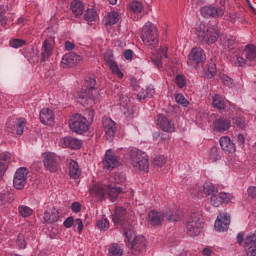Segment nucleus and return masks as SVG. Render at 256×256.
Masks as SVG:
<instances>
[{
  "instance_id": "5",
  "label": "nucleus",
  "mask_w": 256,
  "mask_h": 256,
  "mask_svg": "<svg viewBox=\"0 0 256 256\" xmlns=\"http://www.w3.org/2000/svg\"><path fill=\"white\" fill-rule=\"evenodd\" d=\"M196 35L201 43H207L208 45L217 43V39H219V32L215 28H208L205 24L196 27Z\"/></svg>"
},
{
  "instance_id": "36",
  "label": "nucleus",
  "mask_w": 256,
  "mask_h": 256,
  "mask_svg": "<svg viewBox=\"0 0 256 256\" xmlns=\"http://www.w3.org/2000/svg\"><path fill=\"white\" fill-rule=\"evenodd\" d=\"M69 175L72 179H79L81 176V170L77 161L70 160L69 162Z\"/></svg>"
},
{
  "instance_id": "56",
  "label": "nucleus",
  "mask_w": 256,
  "mask_h": 256,
  "mask_svg": "<svg viewBox=\"0 0 256 256\" xmlns=\"http://www.w3.org/2000/svg\"><path fill=\"white\" fill-rule=\"evenodd\" d=\"M74 223H75V219L73 217H68L64 221V227H66V229H71V227H73Z\"/></svg>"
},
{
  "instance_id": "42",
  "label": "nucleus",
  "mask_w": 256,
  "mask_h": 256,
  "mask_svg": "<svg viewBox=\"0 0 256 256\" xmlns=\"http://www.w3.org/2000/svg\"><path fill=\"white\" fill-rule=\"evenodd\" d=\"M108 256H123V250L119 244L114 243L108 249Z\"/></svg>"
},
{
  "instance_id": "9",
  "label": "nucleus",
  "mask_w": 256,
  "mask_h": 256,
  "mask_svg": "<svg viewBox=\"0 0 256 256\" xmlns=\"http://www.w3.org/2000/svg\"><path fill=\"white\" fill-rule=\"evenodd\" d=\"M132 237L133 232L131 236H129V238H125V243H127V247L131 249L133 255H139V253H143V251H145V248L147 247L145 236H136L133 238V241H131Z\"/></svg>"
},
{
  "instance_id": "26",
  "label": "nucleus",
  "mask_w": 256,
  "mask_h": 256,
  "mask_svg": "<svg viewBox=\"0 0 256 256\" xmlns=\"http://www.w3.org/2000/svg\"><path fill=\"white\" fill-rule=\"evenodd\" d=\"M220 146L224 153H235L237 149L235 142L229 136H222L220 138Z\"/></svg>"
},
{
  "instance_id": "29",
  "label": "nucleus",
  "mask_w": 256,
  "mask_h": 256,
  "mask_svg": "<svg viewBox=\"0 0 256 256\" xmlns=\"http://www.w3.org/2000/svg\"><path fill=\"white\" fill-rule=\"evenodd\" d=\"M194 195H197V197H203V195H215L216 193H219V189L215 187L213 184H205L203 186V190H194Z\"/></svg>"
},
{
  "instance_id": "32",
  "label": "nucleus",
  "mask_w": 256,
  "mask_h": 256,
  "mask_svg": "<svg viewBox=\"0 0 256 256\" xmlns=\"http://www.w3.org/2000/svg\"><path fill=\"white\" fill-rule=\"evenodd\" d=\"M89 191L93 197H96L97 201H103L107 195V191L99 185H93Z\"/></svg>"
},
{
  "instance_id": "30",
  "label": "nucleus",
  "mask_w": 256,
  "mask_h": 256,
  "mask_svg": "<svg viewBox=\"0 0 256 256\" xmlns=\"http://www.w3.org/2000/svg\"><path fill=\"white\" fill-rule=\"evenodd\" d=\"M203 71L205 79H213V77L217 75V65L215 64L213 59H210V61H208Z\"/></svg>"
},
{
  "instance_id": "60",
  "label": "nucleus",
  "mask_w": 256,
  "mask_h": 256,
  "mask_svg": "<svg viewBox=\"0 0 256 256\" xmlns=\"http://www.w3.org/2000/svg\"><path fill=\"white\" fill-rule=\"evenodd\" d=\"M75 226L78 229V233H81L83 231V220H81V218H77L75 220Z\"/></svg>"
},
{
  "instance_id": "17",
  "label": "nucleus",
  "mask_w": 256,
  "mask_h": 256,
  "mask_svg": "<svg viewBox=\"0 0 256 256\" xmlns=\"http://www.w3.org/2000/svg\"><path fill=\"white\" fill-rule=\"evenodd\" d=\"M207 56L205 55V50L201 47H196L191 50V53L189 55V61L192 65H199L201 63H204L206 61Z\"/></svg>"
},
{
  "instance_id": "11",
  "label": "nucleus",
  "mask_w": 256,
  "mask_h": 256,
  "mask_svg": "<svg viewBox=\"0 0 256 256\" xmlns=\"http://www.w3.org/2000/svg\"><path fill=\"white\" fill-rule=\"evenodd\" d=\"M44 167L50 171V173H57L59 169V163L57 162V156L55 153L45 152L42 154Z\"/></svg>"
},
{
  "instance_id": "23",
  "label": "nucleus",
  "mask_w": 256,
  "mask_h": 256,
  "mask_svg": "<svg viewBox=\"0 0 256 256\" xmlns=\"http://www.w3.org/2000/svg\"><path fill=\"white\" fill-rule=\"evenodd\" d=\"M60 145L68 149H81L83 143L77 138L66 136L60 140Z\"/></svg>"
},
{
  "instance_id": "43",
  "label": "nucleus",
  "mask_w": 256,
  "mask_h": 256,
  "mask_svg": "<svg viewBox=\"0 0 256 256\" xmlns=\"http://www.w3.org/2000/svg\"><path fill=\"white\" fill-rule=\"evenodd\" d=\"M117 23H119V13L116 11L108 13L105 25H115Z\"/></svg>"
},
{
  "instance_id": "3",
  "label": "nucleus",
  "mask_w": 256,
  "mask_h": 256,
  "mask_svg": "<svg viewBox=\"0 0 256 256\" xmlns=\"http://www.w3.org/2000/svg\"><path fill=\"white\" fill-rule=\"evenodd\" d=\"M112 221L114 225H120L124 237H127L129 241V237L133 235V225L127 220V210L123 207H116L115 212L112 215Z\"/></svg>"
},
{
  "instance_id": "24",
  "label": "nucleus",
  "mask_w": 256,
  "mask_h": 256,
  "mask_svg": "<svg viewBox=\"0 0 256 256\" xmlns=\"http://www.w3.org/2000/svg\"><path fill=\"white\" fill-rule=\"evenodd\" d=\"M26 125L27 120L25 118H19L16 122V126L11 125V123H7L8 133L23 135V131H25Z\"/></svg>"
},
{
  "instance_id": "55",
  "label": "nucleus",
  "mask_w": 256,
  "mask_h": 256,
  "mask_svg": "<svg viewBox=\"0 0 256 256\" xmlns=\"http://www.w3.org/2000/svg\"><path fill=\"white\" fill-rule=\"evenodd\" d=\"M133 50L127 49L123 52V57L126 59V61H133Z\"/></svg>"
},
{
  "instance_id": "63",
  "label": "nucleus",
  "mask_w": 256,
  "mask_h": 256,
  "mask_svg": "<svg viewBox=\"0 0 256 256\" xmlns=\"http://www.w3.org/2000/svg\"><path fill=\"white\" fill-rule=\"evenodd\" d=\"M0 23L3 27L7 25V17H5V12H0Z\"/></svg>"
},
{
  "instance_id": "22",
  "label": "nucleus",
  "mask_w": 256,
  "mask_h": 256,
  "mask_svg": "<svg viewBox=\"0 0 256 256\" xmlns=\"http://www.w3.org/2000/svg\"><path fill=\"white\" fill-rule=\"evenodd\" d=\"M103 165L105 169H115V167H119V160L117 159V156H115V153L111 150H107L105 154V158L103 160Z\"/></svg>"
},
{
  "instance_id": "12",
  "label": "nucleus",
  "mask_w": 256,
  "mask_h": 256,
  "mask_svg": "<svg viewBox=\"0 0 256 256\" xmlns=\"http://www.w3.org/2000/svg\"><path fill=\"white\" fill-rule=\"evenodd\" d=\"M27 175H29V170H27V168L20 167L17 169L13 179L15 189H24L25 183H27Z\"/></svg>"
},
{
  "instance_id": "49",
  "label": "nucleus",
  "mask_w": 256,
  "mask_h": 256,
  "mask_svg": "<svg viewBox=\"0 0 256 256\" xmlns=\"http://www.w3.org/2000/svg\"><path fill=\"white\" fill-rule=\"evenodd\" d=\"M166 163L167 159L165 158V156H156L152 161V165L154 167H163V165H165Z\"/></svg>"
},
{
  "instance_id": "53",
  "label": "nucleus",
  "mask_w": 256,
  "mask_h": 256,
  "mask_svg": "<svg viewBox=\"0 0 256 256\" xmlns=\"http://www.w3.org/2000/svg\"><path fill=\"white\" fill-rule=\"evenodd\" d=\"M17 245L20 249L27 247V241H25V235L19 234L17 238Z\"/></svg>"
},
{
  "instance_id": "39",
  "label": "nucleus",
  "mask_w": 256,
  "mask_h": 256,
  "mask_svg": "<svg viewBox=\"0 0 256 256\" xmlns=\"http://www.w3.org/2000/svg\"><path fill=\"white\" fill-rule=\"evenodd\" d=\"M15 201V196L9 191H0V205H5V203H13Z\"/></svg>"
},
{
  "instance_id": "16",
  "label": "nucleus",
  "mask_w": 256,
  "mask_h": 256,
  "mask_svg": "<svg viewBox=\"0 0 256 256\" xmlns=\"http://www.w3.org/2000/svg\"><path fill=\"white\" fill-rule=\"evenodd\" d=\"M231 224V215L227 212H222L217 217V220L214 224L216 231H227L229 229V225Z\"/></svg>"
},
{
  "instance_id": "46",
  "label": "nucleus",
  "mask_w": 256,
  "mask_h": 256,
  "mask_svg": "<svg viewBox=\"0 0 256 256\" xmlns=\"http://www.w3.org/2000/svg\"><path fill=\"white\" fill-rule=\"evenodd\" d=\"M18 211H19V214L21 217H31V215H33V209H31L30 207L28 206H19L18 207Z\"/></svg>"
},
{
  "instance_id": "14",
  "label": "nucleus",
  "mask_w": 256,
  "mask_h": 256,
  "mask_svg": "<svg viewBox=\"0 0 256 256\" xmlns=\"http://www.w3.org/2000/svg\"><path fill=\"white\" fill-rule=\"evenodd\" d=\"M102 125L106 133V139L111 143L115 139V133L117 132V126H115V121L109 117H104L102 119Z\"/></svg>"
},
{
  "instance_id": "38",
  "label": "nucleus",
  "mask_w": 256,
  "mask_h": 256,
  "mask_svg": "<svg viewBox=\"0 0 256 256\" xmlns=\"http://www.w3.org/2000/svg\"><path fill=\"white\" fill-rule=\"evenodd\" d=\"M53 54V46L50 44L49 40L43 42V51L41 53V61H47L49 57Z\"/></svg>"
},
{
  "instance_id": "7",
  "label": "nucleus",
  "mask_w": 256,
  "mask_h": 256,
  "mask_svg": "<svg viewBox=\"0 0 256 256\" xmlns=\"http://www.w3.org/2000/svg\"><path fill=\"white\" fill-rule=\"evenodd\" d=\"M130 161L136 171H149V158L141 150L130 151Z\"/></svg>"
},
{
  "instance_id": "8",
  "label": "nucleus",
  "mask_w": 256,
  "mask_h": 256,
  "mask_svg": "<svg viewBox=\"0 0 256 256\" xmlns=\"http://www.w3.org/2000/svg\"><path fill=\"white\" fill-rule=\"evenodd\" d=\"M69 127L71 131L78 135H83L89 131V124H87V118L81 114H74L69 119Z\"/></svg>"
},
{
  "instance_id": "54",
  "label": "nucleus",
  "mask_w": 256,
  "mask_h": 256,
  "mask_svg": "<svg viewBox=\"0 0 256 256\" xmlns=\"http://www.w3.org/2000/svg\"><path fill=\"white\" fill-rule=\"evenodd\" d=\"M175 83H176V85H178V87L180 89H183V87H185V85H187V82L185 81V77H183V75L176 76Z\"/></svg>"
},
{
  "instance_id": "1",
  "label": "nucleus",
  "mask_w": 256,
  "mask_h": 256,
  "mask_svg": "<svg viewBox=\"0 0 256 256\" xmlns=\"http://www.w3.org/2000/svg\"><path fill=\"white\" fill-rule=\"evenodd\" d=\"M97 81L93 76H87L84 79L82 90L78 93V102L84 107L95 105L99 101V91L95 89Z\"/></svg>"
},
{
  "instance_id": "37",
  "label": "nucleus",
  "mask_w": 256,
  "mask_h": 256,
  "mask_svg": "<svg viewBox=\"0 0 256 256\" xmlns=\"http://www.w3.org/2000/svg\"><path fill=\"white\" fill-rule=\"evenodd\" d=\"M10 159V153L5 152L0 154V177H3V175H5V171H7V163H9Z\"/></svg>"
},
{
  "instance_id": "61",
  "label": "nucleus",
  "mask_w": 256,
  "mask_h": 256,
  "mask_svg": "<svg viewBox=\"0 0 256 256\" xmlns=\"http://www.w3.org/2000/svg\"><path fill=\"white\" fill-rule=\"evenodd\" d=\"M248 195H249V197H252V199H256V187L255 186H250L248 188Z\"/></svg>"
},
{
  "instance_id": "27",
  "label": "nucleus",
  "mask_w": 256,
  "mask_h": 256,
  "mask_svg": "<svg viewBox=\"0 0 256 256\" xmlns=\"http://www.w3.org/2000/svg\"><path fill=\"white\" fill-rule=\"evenodd\" d=\"M40 121L43 125H53L55 123V115L53 110L46 108L40 111Z\"/></svg>"
},
{
  "instance_id": "40",
  "label": "nucleus",
  "mask_w": 256,
  "mask_h": 256,
  "mask_svg": "<svg viewBox=\"0 0 256 256\" xmlns=\"http://www.w3.org/2000/svg\"><path fill=\"white\" fill-rule=\"evenodd\" d=\"M212 105L214 109H218V111H225V101L218 94H215L212 98Z\"/></svg>"
},
{
  "instance_id": "48",
  "label": "nucleus",
  "mask_w": 256,
  "mask_h": 256,
  "mask_svg": "<svg viewBox=\"0 0 256 256\" xmlns=\"http://www.w3.org/2000/svg\"><path fill=\"white\" fill-rule=\"evenodd\" d=\"M10 47H13V49H19L20 47H23L24 45H27V42L23 39H12L9 42Z\"/></svg>"
},
{
  "instance_id": "45",
  "label": "nucleus",
  "mask_w": 256,
  "mask_h": 256,
  "mask_svg": "<svg viewBox=\"0 0 256 256\" xmlns=\"http://www.w3.org/2000/svg\"><path fill=\"white\" fill-rule=\"evenodd\" d=\"M84 19H86L88 23H93V21L97 19V11L94 9H87L84 13Z\"/></svg>"
},
{
  "instance_id": "47",
  "label": "nucleus",
  "mask_w": 256,
  "mask_h": 256,
  "mask_svg": "<svg viewBox=\"0 0 256 256\" xmlns=\"http://www.w3.org/2000/svg\"><path fill=\"white\" fill-rule=\"evenodd\" d=\"M130 11L139 14L143 11V4L139 1H132L129 5Z\"/></svg>"
},
{
  "instance_id": "57",
  "label": "nucleus",
  "mask_w": 256,
  "mask_h": 256,
  "mask_svg": "<svg viewBox=\"0 0 256 256\" xmlns=\"http://www.w3.org/2000/svg\"><path fill=\"white\" fill-rule=\"evenodd\" d=\"M227 47L230 49H235V47H237V42L235 41V37H230L227 40Z\"/></svg>"
},
{
  "instance_id": "18",
  "label": "nucleus",
  "mask_w": 256,
  "mask_h": 256,
  "mask_svg": "<svg viewBox=\"0 0 256 256\" xmlns=\"http://www.w3.org/2000/svg\"><path fill=\"white\" fill-rule=\"evenodd\" d=\"M246 256H256V231L250 233L244 240Z\"/></svg>"
},
{
  "instance_id": "2",
  "label": "nucleus",
  "mask_w": 256,
  "mask_h": 256,
  "mask_svg": "<svg viewBox=\"0 0 256 256\" xmlns=\"http://www.w3.org/2000/svg\"><path fill=\"white\" fill-rule=\"evenodd\" d=\"M148 220L153 227H159V225L165 221H168V223H177V221H181V215L177 214V212L174 213L171 210L166 212L152 210L148 213Z\"/></svg>"
},
{
  "instance_id": "25",
  "label": "nucleus",
  "mask_w": 256,
  "mask_h": 256,
  "mask_svg": "<svg viewBox=\"0 0 256 256\" xmlns=\"http://www.w3.org/2000/svg\"><path fill=\"white\" fill-rule=\"evenodd\" d=\"M229 201H231V198H229V196L225 192H220L216 195H212L210 199V203L211 205H213V207H221V205L223 204L227 205Z\"/></svg>"
},
{
  "instance_id": "52",
  "label": "nucleus",
  "mask_w": 256,
  "mask_h": 256,
  "mask_svg": "<svg viewBox=\"0 0 256 256\" xmlns=\"http://www.w3.org/2000/svg\"><path fill=\"white\" fill-rule=\"evenodd\" d=\"M232 123L239 129H243V127H245V120L239 116L234 117L232 119Z\"/></svg>"
},
{
  "instance_id": "21",
  "label": "nucleus",
  "mask_w": 256,
  "mask_h": 256,
  "mask_svg": "<svg viewBox=\"0 0 256 256\" xmlns=\"http://www.w3.org/2000/svg\"><path fill=\"white\" fill-rule=\"evenodd\" d=\"M229 129H231V120L225 117L218 118L213 122V130L216 133H225Z\"/></svg>"
},
{
  "instance_id": "51",
  "label": "nucleus",
  "mask_w": 256,
  "mask_h": 256,
  "mask_svg": "<svg viewBox=\"0 0 256 256\" xmlns=\"http://www.w3.org/2000/svg\"><path fill=\"white\" fill-rule=\"evenodd\" d=\"M175 100H176V103H178L179 105H182V107H187V105H189V101L185 99V96H183V94H177L175 96Z\"/></svg>"
},
{
  "instance_id": "28",
  "label": "nucleus",
  "mask_w": 256,
  "mask_h": 256,
  "mask_svg": "<svg viewBox=\"0 0 256 256\" xmlns=\"http://www.w3.org/2000/svg\"><path fill=\"white\" fill-rule=\"evenodd\" d=\"M163 57L167 58V48H162L156 54H153L150 59L153 65L159 69L163 67Z\"/></svg>"
},
{
  "instance_id": "31",
  "label": "nucleus",
  "mask_w": 256,
  "mask_h": 256,
  "mask_svg": "<svg viewBox=\"0 0 256 256\" xmlns=\"http://www.w3.org/2000/svg\"><path fill=\"white\" fill-rule=\"evenodd\" d=\"M44 221L45 223H57L59 221V211L55 208H51L44 212Z\"/></svg>"
},
{
  "instance_id": "41",
  "label": "nucleus",
  "mask_w": 256,
  "mask_h": 256,
  "mask_svg": "<svg viewBox=\"0 0 256 256\" xmlns=\"http://www.w3.org/2000/svg\"><path fill=\"white\" fill-rule=\"evenodd\" d=\"M209 159L212 163H217L221 159V151L217 146H213L209 152Z\"/></svg>"
},
{
  "instance_id": "20",
  "label": "nucleus",
  "mask_w": 256,
  "mask_h": 256,
  "mask_svg": "<svg viewBox=\"0 0 256 256\" xmlns=\"http://www.w3.org/2000/svg\"><path fill=\"white\" fill-rule=\"evenodd\" d=\"M79 63H81V56L74 52L65 54L61 61V65L64 69L67 67H75V65H79Z\"/></svg>"
},
{
  "instance_id": "64",
  "label": "nucleus",
  "mask_w": 256,
  "mask_h": 256,
  "mask_svg": "<svg viewBox=\"0 0 256 256\" xmlns=\"http://www.w3.org/2000/svg\"><path fill=\"white\" fill-rule=\"evenodd\" d=\"M245 234H243L242 232L238 233L237 235V243L238 245H243V241H245Z\"/></svg>"
},
{
  "instance_id": "15",
  "label": "nucleus",
  "mask_w": 256,
  "mask_h": 256,
  "mask_svg": "<svg viewBox=\"0 0 256 256\" xmlns=\"http://www.w3.org/2000/svg\"><path fill=\"white\" fill-rule=\"evenodd\" d=\"M104 59L106 62V65L109 67L110 71H112L113 75H116L118 79H123V72L119 69V66L117 65V62H115V58L113 57V53L106 52L104 54Z\"/></svg>"
},
{
  "instance_id": "33",
  "label": "nucleus",
  "mask_w": 256,
  "mask_h": 256,
  "mask_svg": "<svg viewBox=\"0 0 256 256\" xmlns=\"http://www.w3.org/2000/svg\"><path fill=\"white\" fill-rule=\"evenodd\" d=\"M71 11L75 17H81L85 11V5L79 0H74L70 4Z\"/></svg>"
},
{
  "instance_id": "34",
  "label": "nucleus",
  "mask_w": 256,
  "mask_h": 256,
  "mask_svg": "<svg viewBox=\"0 0 256 256\" xmlns=\"http://www.w3.org/2000/svg\"><path fill=\"white\" fill-rule=\"evenodd\" d=\"M121 187L118 186H111L109 185L107 188V195L112 203H115L117 201V198L122 193Z\"/></svg>"
},
{
  "instance_id": "10",
  "label": "nucleus",
  "mask_w": 256,
  "mask_h": 256,
  "mask_svg": "<svg viewBox=\"0 0 256 256\" xmlns=\"http://www.w3.org/2000/svg\"><path fill=\"white\" fill-rule=\"evenodd\" d=\"M222 6H204L201 8V15L206 19H221L225 15V2H220Z\"/></svg>"
},
{
  "instance_id": "59",
  "label": "nucleus",
  "mask_w": 256,
  "mask_h": 256,
  "mask_svg": "<svg viewBox=\"0 0 256 256\" xmlns=\"http://www.w3.org/2000/svg\"><path fill=\"white\" fill-rule=\"evenodd\" d=\"M71 209H72L73 213H79V211H81V203L73 202L71 205Z\"/></svg>"
},
{
  "instance_id": "19",
  "label": "nucleus",
  "mask_w": 256,
  "mask_h": 256,
  "mask_svg": "<svg viewBox=\"0 0 256 256\" xmlns=\"http://www.w3.org/2000/svg\"><path fill=\"white\" fill-rule=\"evenodd\" d=\"M157 125L165 131V133H175V123L163 114L158 115Z\"/></svg>"
},
{
  "instance_id": "4",
  "label": "nucleus",
  "mask_w": 256,
  "mask_h": 256,
  "mask_svg": "<svg viewBox=\"0 0 256 256\" xmlns=\"http://www.w3.org/2000/svg\"><path fill=\"white\" fill-rule=\"evenodd\" d=\"M204 224L205 221L203 220L201 212H193L187 220V234L189 237H197V235H201Z\"/></svg>"
},
{
  "instance_id": "58",
  "label": "nucleus",
  "mask_w": 256,
  "mask_h": 256,
  "mask_svg": "<svg viewBox=\"0 0 256 256\" xmlns=\"http://www.w3.org/2000/svg\"><path fill=\"white\" fill-rule=\"evenodd\" d=\"M237 143H238L239 147H241V148L245 147V136L243 134L237 135Z\"/></svg>"
},
{
  "instance_id": "35",
  "label": "nucleus",
  "mask_w": 256,
  "mask_h": 256,
  "mask_svg": "<svg viewBox=\"0 0 256 256\" xmlns=\"http://www.w3.org/2000/svg\"><path fill=\"white\" fill-rule=\"evenodd\" d=\"M243 55L246 59V61H255L256 60V47L253 44L246 45L245 49L243 51Z\"/></svg>"
},
{
  "instance_id": "44",
  "label": "nucleus",
  "mask_w": 256,
  "mask_h": 256,
  "mask_svg": "<svg viewBox=\"0 0 256 256\" xmlns=\"http://www.w3.org/2000/svg\"><path fill=\"white\" fill-rule=\"evenodd\" d=\"M154 93H155V90L151 88L142 90L137 94V99L138 101H143L144 99H147V97H153Z\"/></svg>"
},
{
  "instance_id": "6",
  "label": "nucleus",
  "mask_w": 256,
  "mask_h": 256,
  "mask_svg": "<svg viewBox=\"0 0 256 256\" xmlns=\"http://www.w3.org/2000/svg\"><path fill=\"white\" fill-rule=\"evenodd\" d=\"M141 39L146 47L155 49L159 43L157 27H155L154 24H146L145 26H143Z\"/></svg>"
},
{
  "instance_id": "13",
  "label": "nucleus",
  "mask_w": 256,
  "mask_h": 256,
  "mask_svg": "<svg viewBox=\"0 0 256 256\" xmlns=\"http://www.w3.org/2000/svg\"><path fill=\"white\" fill-rule=\"evenodd\" d=\"M102 125L106 133V139L111 143L115 139V133L117 132V126H115V121L109 117H104L102 119Z\"/></svg>"
},
{
  "instance_id": "50",
  "label": "nucleus",
  "mask_w": 256,
  "mask_h": 256,
  "mask_svg": "<svg viewBox=\"0 0 256 256\" xmlns=\"http://www.w3.org/2000/svg\"><path fill=\"white\" fill-rule=\"evenodd\" d=\"M97 227L100 231H107V229H109V220L107 218L98 220Z\"/></svg>"
},
{
  "instance_id": "62",
  "label": "nucleus",
  "mask_w": 256,
  "mask_h": 256,
  "mask_svg": "<svg viewBox=\"0 0 256 256\" xmlns=\"http://www.w3.org/2000/svg\"><path fill=\"white\" fill-rule=\"evenodd\" d=\"M222 81H224V84H226L228 87H231L233 84V79L229 76H223Z\"/></svg>"
}]
</instances>
